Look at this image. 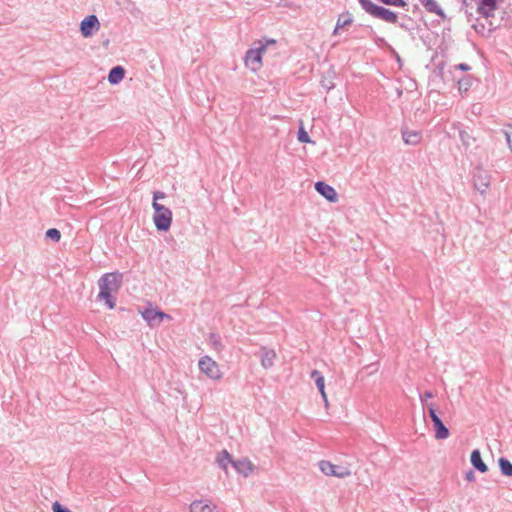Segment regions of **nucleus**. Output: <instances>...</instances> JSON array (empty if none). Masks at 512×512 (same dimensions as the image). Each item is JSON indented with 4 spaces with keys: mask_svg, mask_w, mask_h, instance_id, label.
<instances>
[{
    "mask_svg": "<svg viewBox=\"0 0 512 512\" xmlns=\"http://www.w3.org/2000/svg\"><path fill=\"white\" fill-rule=\"evenodd\" d=\"M123 282V274L119 271L105 273L98 280L99 294L97 298L103 300L108 309L116 306V299L112 296L113 292H117Z\"/></svg>",
    "mask_w": 512,
    "mask_h": 512,
    "instance_id": "1",
    "label": "nucleus"
},
{
    "mask_svg": "<svg viewBox=\"0 0 512 512\" xmlns=\"http://www.w3.org/2000/svg\"><path fill=\"white\" fill-rule=\"evenodd\" d=\"M365 12L374 18L381 19L387 23H396L398 16L395 12L373 3L371 0H358Z\"/></svg>",
    "mask_w": 512,
    "mask_h": 512,
    "instance_id": "2",
    "label": "nucleus"
},
{
    "mask_svg": "<svg viewBox=\"0 0 512 512\" xmlns=\"http://www.w3.org/2000/svg\"><path fill=\"white\" fill-rule=\"evenodd\" d=\"M154 209L153 222L158 231L167 232L172 224V212L160 203H152Z\"/></svg>",
    "mask_w": 512,
    "mask_h": 512,
    "instance_id": "3",
    "label": "nucleus"
},
{
    "mask_svg": "<svg viewBox=\"0 0 512 512\" xmlns=\"http://www.w3.org/2000/svg\"><path fill=\"white\" fill-rule=\"evenodd\" d=\"M198 366L200 371L207 375L209 378L214 380H219L222 378V373L219 369L218 364L211 357H201Z\"/></svg>",
    "mask_w": 512,
    "mask_h": 512,
    "instance_id": "4",
    "label": "nucleus"
},
{
    "mask_svg": "<svg viewBox=\"0 0 512 512\" xmlns=\"http://www.w3.org/2000/svg\"><path fill=\"white\" fill-rule=\"evenodd\" d=\"M100 28V22L96 15L86 16L80 23V32L83 37H91Z\"/></svg>",
    "mask_w": 512,
    "mask_h": 512,
    "instance_id": "5",
    "label": "nucleus"
},
{
    "mask_svg": "<svg viewBox=\"0 0 512 512\" xmlns=\"http://www.w3.org/2000/svg\"><path fill=\"white\" fill-rule=\"evenodd\" d=\"M473 178L475 189H477L481 194H483L490 185V174L483 169L477 168L474 172Z\"/></svg>",
    "mask_w": 512,
    "mask_h": 512,
    "instance_id": "6",
    "label": "nucleus"
},
{
    "mask_svg": "<svg viewBox=\"0 0 512 512\" xmlns=\"http://www.w3.org/2000/svg\"><path fill=\"white\" fill-rule=\"evenodd\" d=\"M141 315L150 326H154L155 323H161L164 318H170L169 315L157 308H145L141 311Z\"/></svg>",
    "mask_w": 512,
    "mask_h": 512,
    "instance_id": "7",
    "label": "nucleus"
},
{
    "mask_svg": "<svg viewBox=\"0 0 512 512\" xmlns=\"http://www.w3.org/2000/svg\"><path fill=\"white\" fill-rule=\"evenodd\" d=\"M315 190L328 202L334 203L338 199L336 190L324 181H317L314 185Z\"/></svg>",
    "mask_w": 512,
    "mask_h": 512,
    "instance_id": "8",
    "label": "nucleus"
},
{
    "mask_svg": "<svg viewBox=\"0 0 512 512\" xmlns=\"http://www.w3.org/2000/svg\"><path fill=\"white\" fill-rule=\"evenodd\" d=\"M245 65L252 71L256 72L262 66V59L258 50L248 49L244 57Z\"/></svg>",
    "mask_w": 512,
    "mask_h": 512,
    "instance_id": "9",
    "label": "nucleus"
},
{
    "mask_svg": "<svg viewBox=\"0 0 512 512\" xmlns=\"http://www.w3.org/2000/svg\"><path fill=\"white\" fill-rule=\"evenodd\" d=\"M497 8L496 0H479L477 11L485 18L493 16L494 11Z\"/></svg>",
    "mask_w": 512,
    "mask_h": 512,
    "instance_id": "10",
    "label": "nucleus"
},
{
    "mask_svg": "<svg viewBox=\"0 0 512 512\" xmlns=\"http://www.w3.org/2000/svg\"><path fill=\"white\" fill-rule=\"evenodd\" d=\"M276 352L273 349L262 347L260 350V361L264 369H269L274 365Z\"/></svg>",
    "mask_w": 512,
    "mask_h": 512,
    "instance_id": "11",
    "label": "nucleus"
},
{
    "mask_svg": "<svg viewBox=\"0 0 512 512\" xmlns=\"http://www.w3.org/2000/svg\"><path fill=\"white\" fill-rule=\"evenodd\" d=\"M232 467L243 476L247 477L254 469L253 464L246 458L234 460L232 462Z\"/></svg>",
    "mask_w": 512,
    "mask_h": 512,
    "instance_id": "12",
    "label": "nucleus"
},
{
    "mask_svg": "<svg viewBox=\"0 0 512 512\" xmlns=\"http://www.w3.org/2000/svg\"><path fill=\"white\" fill-rule=\"evenodd\" d=\"M352 24V16L351 14L346 11L342 14L339 15L338 19H337V23H336V26L333 30V36H337L340 34V31L344 28H347L348 26H350Z\"/></svg>",
    "mask_w": 512,
    "mask_h": 512,
    "instance_id": "13",
    "label": "nucleus"
},
{
    "mask_svg": "<svg viewBox=\"0 0 512 512\" xmlns=\"http://www.w3.org/2000/svg\"><path fill=\"white\" fill-rule=\"evenodd\" d=\"M434 431H435V438L438 440H444L447 439L450 435L448 428L444 425L443 421L438 416L436 419L432 421Z\"/></svg>",
    "mask_w": 512,
    "mask_h": 512,
    "instance_id": "14",
    "label": "nucleus"
},
{
    "mask_svg": "<svg viewBox=\"0 0 512 512\" xmlns=\"http://www.w3.org/2000/svg\"><path fill=\"white\" fill-rule=\"evenodd\" d=\"M402 138L403 141L408 145H417L420 143L422 139V135L420 131L417 130H408L402 129Z\"/></svg>",
    "mask_w": 512,
    "mask_h": 512,
    "instance_id": "15",
    "label": "nucleus"
},
{
    "mask_svg": "<svg viewBox=\"0 0 512 512\" xmlns=\"http://www.w3.org/2000/svg\"><path fill=\"white\" fill-rule=\"evenodd\" d=\"M311 378L315 381L316 387L319 390L324 402L327 404V396L325 393V379L321 372L313 370L311 372Z\"/></svg>",
    "mask_w": 512,
    "mask_h": 512,
    "instance_id": "16",
    "label": "nucleus"
},
{
    "mask_svg": "<svg viewBox=\"0 0 512 512\" xmlns=\"http://www.w3.org/2000/svg\"><path fill=\"white\" fill-rule=\"evenodd\" d=\"M124 76L125 69L122 66L117 65L110 69L108 73V81L110 84L116 85L123 80Z\"/></svg>",
    "mask_w": 512,
    "mask_h": 512,
    "instance_id": "17",
    "label": "nucleus"
},
{
    "mask_svg": "<svg viewBox=\"0 0 512 512\" xmlns=\"http://www.w3.org/2000/svg\"><path fill=\"white\" fill-rule=\"evenodd\" d=\"M470 461L473 467L479 472L485 473L488 471V467L482 460L481 453L478 449L472 451Z\"/></svg>",
    "mask_w": 512,
    "mask_h": 512,
    "instance_id": "18",
    "label": "nucleus"
},
{
    "mask_svg": "<svg viewBox=\"0 0 512 512\" xmlns=\"http://www.w3.org/2000/svg\"><path fill=\"white\" fill-rule=\"evenodd\" d=\"M428 12L435 13L439 16H444L443 10L435 0H419Z\"/></svg>",
    "mask_w": 512,
    "mask_h": 512,
    "instance_id": "19",
    "label": "nucleus"
},
{
    "mask_svg": "<svg viewBox=\"0 0 512 512\" xmlns=\"http://www.w3.org/2000/svg\"><path fill=\"white\" fill-rule=\"evenodd\" d=\"M215 506H211L209 504H204L200 500H196L191 503L190 511L191 512H215Z\"/></svg>",
    "mask_w": 512,
    "mask_h": 512,
    "instance_id": "20",
    "label": "nucleus"
},
{
    "mask_svg": "<svg viewBox=\"0 0 512 512\" xmlns=\"http://www.w3.org/2000/svg\"><path fill=\"white\" fill-rule=\"evenodd\" d=\"M232 462L233 458L227 450H222L217 456V463L224 470H226L228 464H232Z\"/></svg>",
    "mask_w": 512,
    "mask_h": 512,
    "instance_id": "21",
    "label": "nucleus"
},
{
    "mask_svg": "<svg viewBox=\"0 0 512 512\" xmlns=\"http://www.w3.org/2000/svg\"><path fill=\"white\" fill-rule=\"evenodd\" d=\"M498 463H499L501 473L504 476L511 477L512 476V463L504 457H501L499 459Z\"/></svg>",
    "mask_w": 512,
    "mask_h": 512,
    "instance_id": "22",
    "label": "nucleus"
},
{
    "mask_svg": "<svg viewBox=\"0 0 512 512\" xmlns=\"http://www.w3.org/2000/svg\"><path fill=\"white\" fill-rule=\"evenodd\" d=\"M319 469L325 475L332 476V474L334 473L335 464H333V463H331L330 461H327V460H321L319 462Z\"/></svg>",
    "mask_w": 512,
    "mask_h": 512,
    "instance_id": "23",
    "label": "nucleus"
},
{
    "mask_svg": "<svg viewBox=\"0 0 512 512\" xmlns=\"http://www.w3.org/2000/svg\"><path fill=\"white\" fill-rule=\"evenodd\" d=\"M209 342L213 346V348L218 352L222 351L224 348L222 341H221V337L217 333H210Z\"/></svg>",
    "mask_w": 512,
    "mask_h": 512,
    "instance_id": "24",
    "label": "nucleus"
},
{
    "mask_svg": "<svg viewBox=\"0 0 512 512\" xmlns=\"http://www.w3.org/2000/svg\"><path fill=\"white\" fill-rule=\"evenodd\" d=\"M350 473L351 472L348 466L335 465L334 473L332 474V476L344 478L346 476H349Z\"/></svg>",
    "mask_w": 512,
    "mask_h": 512,
    "instance_id": "25",
    "label": "nucleus"
},
{
    "mask_svg": "<svg viewBox=\"0 0 512 512\" xmlns=\"http://www.w3.org/2000/svg\"><path fill=\"white\" fill-rule=\"evenodd\" d=\"M297 139L300 143H313L309 134L307 133V131L304 129V127L302 125L299 127V130L297 133Z\"/></svg>",
    "mask_w": 512,
    "mask_h": 512,
    "instance_id": "26",
    "label": "nucleus"
},
{
    "mask_svg": "<svg viewBox=\"0 0 512 512\" xmlns=\"http://www.w3.org/2000/svg\"><path fill=\"white\" fill-rule=\"evenodd\" d=\"M45 236L53 242H59L61 239V232L56 228H50L46 231Z\"/></svg>",
    "mask_w": 512,
    "mask_h": 512,
    "instance_id": "27",
    "label": "nucleus"
},
{
    "mask_svg": "<svg viewBox=\"0 0 512 512\" xmlns=\"http://www.w3.org/2000/svg\"><path fill=\"white\" fill-rule=\"evenodd\" d=\"M423 409H424V412L425 411L428 412V414H429V416H430L432 421L438 417V415L436 413V406L433 403L425 404Z\"/></svg>",
    "mask_w": 512,
    "mask_h": 512,
    "instance_id": "28",
    "label": "nucleus"
},
{
    "mask_svg": "<svg viewBox=\"0 0 512 512\" xmlns=\"http://www.w3.org/2000/svg\"><path fill=\"white\" fill-rule=\"evenodd\" d=\"M385 5L405 7L407 3L404 0H379Z\"/></svg>",
    "mask_w": 512,
    "mask_h": 512,
    "instance_id": "29",
    "label": "nucleus"
},
{
    "mask_svg": "<svg viewBox=\"0 0 512 512\" xmlns=\"http://www.w3.org/2000/svg\"><path fill=\"white\" fill-rule=\"evenodd\" d=\"M459 138L465 146H469L470 140H472L471 136L464 130H459Z\"/></svg>",
    "mask_w": 512,
    "mask_h": 512,
    "instance_id": "30",
    "label": "nucleus"
},
{
    "mask_svg": "<svg viewBox=\"0 0 512 512\" xmlns=\"http://www.w3.org/2000/svg\"><path fill=\"white\" fill-rule=\"evenodd\" d=\"M53 512H72L66 506L62 505L58 501H55L52 505Z\"/></svg>",
    "mask_w": 512,
    "mask_h": 512,
    "instance_id": "31",
    "label": "nucleus"
},
{
    "mask_svg": "<svg viewBox=\"0 0 512 512\" xmlns=\"http://www.w3.org/2000/svg\"><path fill=\"white\" fill-rule=\"evenodd\" d=\"M432 397L433 393L431 391H425L424 394L420 396L423 407L425 406V404H429L427 400L431 399Z\"/></svg>",
    "mask_w": 512,
    "mask_h": 512,
    "instance_id": "32",
    "label": "nucleus"
},
{
    "mask_svg": "<svg viewBox=\"0 0 512 512\" xmlns=\"http://www.w3.org/2000/svg\"><path fill=\"white\" fill-rule=\"evenodd\" d=\"M166 197L165 193L162 191H155L153 193V202L152 203H158V200L164 199Z\"/></svg>",
    "mask_w": 512,
    "mask_h": 512,
    "instance_id": "33",
    "label": "nucleus"
},
{
    "mask_svg": "<svg viewBox=\"0 0 512 512\" xmlns=\"http://www.w3.org/2000/svg\"><path fill=\"white\" fill-rule=\"evenodd\" d=\"M257 46L252 48L253 50H258L260 57L262 58L263 53L266 51L267 47L260 42V40L256 43Z\"/></svg>",
    "mask_w": 512,
    "mask_h": 512,
    "instance_id": "34",
    "label": "nucleus"
},
{
    "mask_svg": "<svg viewBox=\"0 0 512 512\" xmlns=\"http://www.w3.org/2000/svg\"><path fill=\"white\" fill-rule=\"evenodd\" d=\"M504 135H505L506 141L512 151V128L510 130L504 131Z\"/></svg>",
    "mask_w": 512,
    "mask_h": 512,
    "instance_id": "35",
    "label": "nucleus"
},
{
    "mask_svg": "<svg viewBox=\"0 0 512 512\" xmlns=\"http://www.w3.org/2000/svg\"><path fill=\"white\" fill-rule=\"evenodd\" d=\"M260 42L262 44H264L266 47H268L269 45H275L276 44V40L275 39H272V38H267V37H263Z\"/></svg>",
    "mask_w": 512,
    "mask_h": 512,
    "instance_id": "36",
    "label": "nucleus"
},
{
    "mask_svg": "<svg viewBox=\"0 0 512 512\" xmlns=\"http://www.w3.org/2000/svg\"><path fill=\"white\" fill-rule=\"evenodd\" d=\"M457 69L461 70V71H468L471 69V67L466 64V63H460L456 66Z\"/></svg>",
    "mask_w": 512,
    "mask_h": 512,
    "instance_id": "37",
    "label": "nucleus"
},
{
    "mask_svg": "<svg viewBox=\"0 0 512 512\" xmlns=\"http://www.w3.org/2000/svg\"><path fill=\"white\" fill-rule=\"evenodd\" d=\"M465 478L467 481L471 482V481H474L475 480V475H474V472L472 470H469L466 475H465Z\"/></svg>",
    "mask_w": 512,
    "mask_h": 512,
    "instance_id": "38",
    "label": "nucleus"
},
{
    "mask_svg": "<svg viewBox=\"0 0 512 512\" xmlns=\"http://www.w3.org/2000/svg\"><path fill=\"white\" fill-rule=\"evenodd\" d=\"M458 83H459L460 90L462 89L463 86L465 87V90H467L468 86L470 85L468 80H459Z\"/></svg>",
    "mask_w": 512,
    "mask_h": 512,
    "instance_id": "39",
    "label": "nucleus"
}]
</instances>
